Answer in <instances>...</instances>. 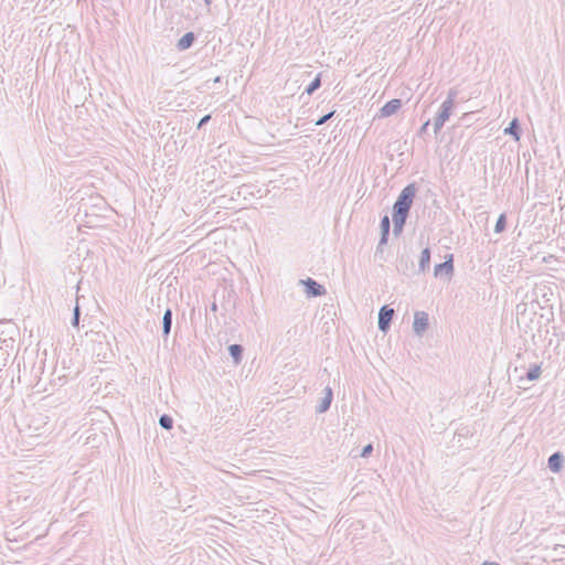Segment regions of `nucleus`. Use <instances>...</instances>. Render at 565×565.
Masks as SVG:
<instances>
[{
    "label": "nucleus",
    "mask_w": 565,
    "mask_h": 565,
    "mask_svg": "<svg viewBox=\"0 0 565 565\" xmlns=\"http://www.w3.org/2000/svg\"><path fill=\"white\" fill-rule=\"evenodd\" d=\"M416 191L417 189L414 183L407 184L401 191L395 203L393 204L392 220L394 224L393 232L395 235H399L403 232L416 195Z\"/></svg>",
    "instance_id": "f257e3e1"
},
{
    "label": "nucleus",
    "mask_w": 565,
    "mask_h": 565,
    "mask_svg": "<svg viewBox=\"0 0 565 565\" xmlns=\"http://www.w3.org/2000/svg\"><path fill=\"white\" fill-rule=\"evenodd\" d=\"M454 107L441 104L439 111L437 113L435 120H434V132L437 135L441 128L444 127L445 122L449 119L451 111Z\"/></svg>",
    "instance_id": "f03ea898"
},
{
    "label": "nucleus",
    "mask_w": 565,
    "mask_h": 565,
    "mask_svg": "<svg viewBox=\"0 0 565 565\" xmlns=\"http://www.w3.org/2000/svg\"><path fill=\"white\" fill-rule=\"evenodd\" d=\"M305 286V292L308 297H319L326 294V288L312 278L300 280Z\"/></svg>",
    "instance_id": "7ed1b4c3"
},
{
    "label": "nucleus",
    "mask_w": 565,
    "mask_h": 565,
    "mask_svg": "<svg viewBox=\"0 0 565 565\" xmlns=\"http://www.w3.org/2000/svg\"><path fill=\"white\" fill-rule=\"evenodd\" d=\"M429 318L428 313L425 311H417L414 316L413 329L415 334L423 335V333L428 329Z\"/></svg>",
    "instance_id": "20e7f679"
},
{
    "label": "nucleus",
    "mask_w": 565,
    "mask_h": 565,
    "mask_svg": "<svg viewBox=\"0 0 565 565\" xmlns=\"http://www.w3.org/2000/svg\"><path fill=\"white\" fill-rule=\"evenodd\" d=\"M393 317H394V310L392 308H390L388 306L381 307V309L379 311V322L377 323H379V329L382 332H386L390 329Z\"/></svg>",
    "instance_id": "39448f33"
},
{
    "label": "nucleus",
    "mask_w": 565,
    "mask_h": 565,
    "mask_svg": "<svg viewBox=\"0 0 565 565\" xmlns=\"http://www.w3.org/2000/svg\"><path fill=\"white\" fill-rule=\"evenodd\" d=\"M390 227H391L390 218L387 215H384L381 218V223H380L381 237H380L379 245L376 247V254L382 253V246L387 243L388 235H390Z\"/></svg>",
    "instance_id": "423d86ee"
},
{
    "label": "nucleus",
    "mask_w": 565,
    "mask_h": 565,
    "mask_svg": "<svg viewBox=\"0 0 565 565\" xmlns=\"http://www.w3.org/2000/svg\"><path fill=\"white\" fill-rule=\"evenodd\" d=\"M454 256L450 254L447 256L446 260L444 263L437 264L435 266L434 275L436 277L446 275L451 276L454 273Z\"/></svg>",
    "instance_id": "0eeeda50"
},
{
    "label": "nucleus",
    "mask_w": 565,
    "mask_h": 565,
    "mask_svg": "<svg viewBox=\"0 0 565 565\" xmlns=\"http://www.w3.org/2000/svg\"><path fill=\"white\" fill-rule=\"evenodd\" d=\"M332 399H333L332 388L327 386L324 388V396L321 398L320 403L317 405L316 412L318 414L326 413L330 408Z\"/></svg>",
    "instance_id": "6e6552de"
},
{
    "label": "nucleus",
    "mask_w": 565,
    "mask_h": 565,
    "mask_svg": "<svg viewBox=\"0 0 565 565\" xmlns=\"http://www.w3.org/2000/svg\"><path fill=\"white\" fill-rule=\"evenodd\" d=\"M195 40H196V35H195L194 32H186L184 35H182L178 40V42L175 44V47L180 52L185 51V50L190 49L193 45Z\"/></svg>",
    "instance_id": "1a4fd4ad"
},
{
    "label": "nucleus",
    "mask_w": 565,
    "mask_h": 565,
    "mask_svg": "<svg viewBox=\"0 0 565 565\" xmlns=\"http://www.w3.org/2000/svg\"><path fill=\"white\" fill-rule=\"evenodd\" d=\"M402 107V100L394 98L385 103V105L381 108L382 117H390L394 115Z\"/></svg>",
    "instance_id": "9d476101"
},
{
    "label": "nucleus",
    "mask_w": 565,
    "mask_h": 565,
    "mask_svg": "<svg viewBox=\"0 0 565 565\" xmlns=\"http://www.w3.org/2000/svg\"><path fill=\"white\" fill-rule=\"evenodd\" d=\"M521 126L518 118H513L509 126L504 129V135L512 136L515 141H519L521 138Z\"/></svg>",
    "instance_id": "9b49d317"
},
{
    "label": "nucleus",
    "mask_w": 565,
    "mask_h": 565,
    "mask_svg": "<svg viewBox=\"0 0 565 565\" xmlns=\"http://www.w3.org/2000/svg\"><path fill=\"white\" fill-rule=\"evenodd\" d=\"M564 461V456L561 452H554L550 456L547 460V467L553 472H558L562 468Z\"/></svg>",
    "instance_id": "f8f14e48"
},
{
    "label": "nucleus",
    "mask_w": 565,
    "mask_h": 565,
    "mask_svg": "<svg viewBox=\"0 0 565 565\" xmlns=\"http://www.w3.org/2000/svg\"><path fill=\"white\" fill-rule=\"evenodd\" d=\"M172 327V310L170 308H167L163 317H162V334L164 338H168V335L171 332Z\"/></svg>",
    "instance_id": "ddd939ff"
},
{
    "label": "nucleus",
    "mask_w": 565,
    "mask_h": 565,
    "mask_svg": "<svg viewBox=\"0 0 565 565\" xmlns=\"http://www.w3.org/2000/svg\"><path fill=\"white\" fill-rule=\"evenodd\" d=\"M430 266V249L428 247L424 248L420 253L418 270L419 273H425L429 269Z\"/></svg>",
    "instance_id": "4468645a"
},
{
    "label": "nucleus",
    "mask_w": 565,
    "mask_h": 565,
    "mask_svg": "<svg viewBox=\"0 0 565 565\" xmlns=\"http://www.w3.org/2000/svg\"><path fill=\"white\" fill-rule=\"evenodd\" d=\"M243 347L241 344H231L228 347V353L232 356L235 364H239L243 359Z\"/></svg>",
    "instance_id": "2eb2a0df"
},
{
    "label": "nucleus",
    "mask_w": 565,
    "mask_h": 565,
    "mask_svg": "<svg viewBox=\"0 0 565 565\" xmlns=\"http://www.w3.org/2000/svg\"><path fill=\"white\" fill-rule=\"evenodd\" d=\"M542 370L539 364H533L526 372L525 379L527 381H536L541 376ZM524 377L521 376L520 381H523Z\"/></svg>",
    "instance_id": "dca6fc26"
},
{
    "label": "nucleus",
    "mask_w": 565,
    "mask_h": 565,
    "mask_svg": "<svg viewBox=\"0 0 565 565\" xmlns=\"http://www.w3.org/2000/svg\"><path fill=\"white\" fill-rule=\"evenodd\" d=\"M321 86V74H318L313 81L306 87L305 92L308 95H312Z\"/></svg>",
    "instance_id": "f3484780"
},
{
    "label": "nucleus",
    "mask_w": 565,
    "mask_h": 565,
    "mask_svg": "<svg viewBox=\"0 0 565 565\" xmlns=\"http://www.w3.org/2000/svg\"><path fill=\"white\" fill-rule=\"evenodd\" d=\"M159 425L166 429V430H170L172 427H173V419L171 416L167 415V414H163L160 416L159 418Z\"/></svg>",
    "instance_id": "a211bd4d"
},
{
    "label": "nucleus",
    "mask_w": 565,
    "mask_h": 565,
    "mask_svg": "<svg viewBox=\"0 0 565 565\" xmlns=\"http://www.w3.org/2000/svg\"><path fill=\"white\" fill-rule=\"evenodd\" d=\"M507 227V216L504 213L500 214L494 226L495 233H502Z\"/></svg>",
    "instance_id": "6ab92c4d"
},
{
    "label": "nucleus",
    "mask_w": 565,
    "mask_h": 565,
    "mask_svg": "<svg viewBox=\"0 0 565 565\" xmlns=\"http://www.w3.org/2000/svg\"><path fill=\"white\" fill-rule=\"evenodd\" d=\"M458 92L456 88H450L447 93L446 99L443 102V104L449 105L455 107L456 98H457Z\"/></svg>",
    "instance_id": "aec40b11"
},
{
    "label": "nucleus",
    "mask_w": 565,
    "mask_h": 565,
    "mask_svg": "<svg viewBox=\"0 0 565 565\" xmlns=\"http://www.w3.org/2000/svg\"><path fill=\"white\" fill-rule=\"evenodd\" d=\"M79 317H81V309L78 303L76 302V306L73 309V318H72V326L77 328L79 324Z\"/></svg>",
    "instance_id": "412c9836"
},
{
    "label": "nucleus",
    "mask_w": 565,
    "mask_h": 565,
    "mask_svg": "<svg viewBox=\"0 0 565 565\" xmlns=\"http://www.w3.org/2000/svg\"><path fill=\"white\" fill-rule=\"evenodd\" d=\"M334 110L321 116L317 121H316V126H321L323 124H326L329 119H331L334 115Z\"/></svg>",
    "instance_id": "4be33fe9"
},
{
    "label": "nucleus",
    "mask_w": 565,
    "mask_h": 565,
    "mask_svg": "<svg viewBox=\"0 0 565 565\" xmlns=\"http://www.w3.org/2000/svg\"><path fill=\"white\" fill-rule=\"evenodd\" d=\"M373 451V446L372 444H367L366 446H364L361 450V454H360V457L362 458H367Z\"/></svg>",
    "instance_id": "5701e85b"
},
{
    "label": "nucleus",
    "mask_w": 565,
    "mask_h": 565,
    "mask_svg": "<svg viewBox=\"0 0 565 565\" xmlns=\"http://www.w3.org/2000/svg\"><path fill=\"white\" fill-rule=\"evenodd\" d=\"M210 119L211 115L203 116L198 124V129H201L204 125H206L210 121Z\"/></svg>",
    "instance_id": "b1692460"
},
{
    "label": "nucleus",
    "mask_w": 565,
    "mask_h": 565,
    "mask_svg": "<svg viewBox=\"0 0 565 565\" xmlns=\"http://www.w3.org/2000/svg\"><path fill=\"white\" fill-rule=\"evenodd\" d=\"M429 124H430V121H429V120H427L426 122H424V125L420 127V130H419V134H420V135L426 132V130H427V128H428Z\"/></svg>",
    "instance_id": "393cba45"
},
{
    "label": "nucleus",
    "mask_w": 565,
    "mask_h": 565,
    "mask_svg": "<svg viewBox=\"0 0 565 565\" xmlns=\"http://www.w3.org/2000/svg\"><path fill=\"white\" fill-rule=\"evenodd\" d=\"M204 3L207 7V10L210 11V7L212 4V0H204Z\"/></svg>",
    "instance_id": "a878e982"
},
{
    "label": "nucleus",
    "mask_w": 565,
    "mask_h": 565,
    "mask_svg": "<svg viewBox=\"0 0 565 565\" xmlns=\"http://www.w3.org/2000/svg\"><path fill=\"white\" fill-rule=\"evenodd\" d=\"M211 310H212V311H216V310H217V305H216L215 302H213V303L211 305Z\"/></svg>",
    "instance_id": "bb28decb"
},
{
    "label": "nucleus",
    "mask_w": 565,
    "mask_h": 565,
    "mask_svg": "<svg viewBox=\"0 0 565 565\" xmlns=\"http://www.w3.org/2000/svg\"><path fill=\"white\" fill-rule=\"evenodd\" d=\"M220 81H221V77H220V76H217V77L214 79V82H215V83H218Z\"/></svg>",
    "instance_id": "cd10ccee"
}]
</instances>
